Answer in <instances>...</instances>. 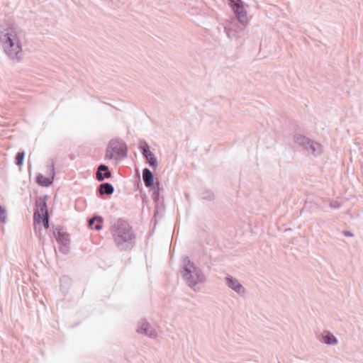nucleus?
I'll return each mask as SVG.
<instances>
[{
    "label": "nucleus",
    "mask_w": 363,
    "mask_h": 363,
    "mask_svg": "<svg viewBox=\"0 0 363 363\" xmlns=\"http://www.w3.org/2000/svg\"><path fill=\"white\" fill-rule=\"evenodd\" d=\"M137 332L151 338H155L157 337L156 331L145 319H141L138 322Z\"/></svg>",
    "instance_id": "obj_10"
},
{
    "label": "nucleus",
    "mask_w": 363,
    "mask_h": 363,
    "mask_svg": "<svg viewBox=\"0 0 363 363\" xmlns=\"http://www.w3.org/2000/svg\"><path fill=\"white\" fill-rule=\"evenodd\" d=\"M96 191L101 195H111L114 192V186L111 183L104 182L99 185Z\"/></svg>",
    "instance_id": "obj_16"
},
{
    "label": "nucleus",
    "mask_w": 363,
    "mask_h": 363,
    "mask_svg": "<svg viewBox=\"0 0 363 363\" xmlns=\"http://www.w3.org/2000/svg\"><path fill=\"white\" fill-rule=\"evenodd\" d=\"M50 230L52 231L53 236L59 245L60 252L63 255H67L69 252V234L65 231L63 228L60 225L52 226Z\"/></svg>",
    "instance_id": "obj_5"
},
{
    "label": "nucleus",
    "mask_w": 363,
    "mask_h": 363,
    "mask_svg": "<svg viewBox=\"0 0 363 363\" xmlns=\"http://www.w3.org/2000/svg\"><path fill=\"white\" fill-rule=\"evenodd\" d=\"M111 231L113 241L121 251L130 250L135 245L136 235L126 220L119 218L111 227Z\"/></svg>",
    "instance_id": "obj_2"
},
{
    "label": "nucleus",
    "mask_w": 363,
    "mask_h": 363,
    "mask_svg": "<svg viewBox=\"0 0 363 363\" xmlns=\"http://www.w3.org/2000/svg\"><path fill=\"white\" fill-rule=\"evenodd\" d=\"M66 279H67V277H63V279H62L61 281H65V280H66Z\"/></svg>",
    "instance_id": "obj_28"
},
{
    "label": "nucleus",
    "mask_w": 363,
    "mask_h": 363,
    "mask_svg": "<svg viewBox=\"0 0 363 363\" xmlns=\"http://www.w3.org/2000/svg\"><path fill=\"white\" fill-rule=\"evenodd\" d=\"M224 29L228 37L230 39L238 38L240 33L242 30V29L238 30L228 26H225Z\"/></svg>",
    "instance_id": "obj_19"
},
{
    "label": "nucleus",
    "mask_w": 363,
    "mask_h": 363,
    "mask_svg": "<svg viewBox=\"0 0 363 363\" xmlns=\"http://www.w3.org/2000/svg\"><path fill=\"white\" fill-rule=\"evenodd\" d=\"M139 150L143 156L145 158L149 166L153 169H156L158 167V162L155 154L150 150L149 144L145 140L140 141Z\"/></svg>",
    "instance_id": "obj_7"
},
{
    "label": "nucleus",
    "mask_w": 363,
    "mask_h": 363,
    "mask_svg": "<svg viewBox=\"0 0 363 363\" xmlns=\"http://www.w3.org/2000/svg\"><path fill=\"white\" fill-rule=\"evenodd\" d=\"M21 28L16 24H8L0 30V43L6 55L18 62L21 57L22 45L19 38Z\"/></svg>",
    "instance_id": "obj_1"
},
{
    "label": "nucleus",
    "mask_w": 363,
    "mask_h": 363,
    "mask_svg": "<svg viewBox=\"0 0 363 363\" xmlns=\"http://www.w3.org/2000/svg\"><path fill=\"white\" fill-rule=\"evenodd\" d=\"M114 153L109 149V147L107 145L106 150V155L104 156V160H111L114 157Z\"/></svg>",
    "instance_id": "obj_23"
},
{
    "label": "nucleus",
    "mask_w": 363,
    "mask_h": 363,
    "mask_svg": "<svg viewBox=\"0 0 363 363\" xmlns=\"http://www.w3.org/2000/svg\"><path fill=\"white\" fill-rule=\"evenodd\" d=\"M321 336L322 342L328 345H335L338 342L337 337L329 331H324Z\"/></svg>",
    "instance_id": "obj_17"
},
{
    "label": "nucleus",
    "mask_w": 363,
    "mask_h": 363,
    "mask_svg": "<svg viewBox=\"0 0 363 363\" xmlns=\"http://www.w3.org/2000/svg\"><path fill=\"white\" fill-rule=\"evenodd\" d=\"M54 181V178L50 176L49 177H45L43 174L38 173L35 177L36 183L43 187L50 186Z\"/></svg>",
    "instance_id": "obj_15"
},
{
    "label": "nucleus",
    "mask_w": 363,
    "mask_h": 363,
    "mask_svg": "<svg viewBox=\"0 0 363 363\" xmlns=\"http://www.w3.org/2000/svg\"><path fill=\"white\" fill-rule=\"evenodd\" d=\"M228 5L233 11L238 21L244 26H247L248 21L247 18V11L245 8V3L242 0H228Z\"/></svg>",
    "instance_id": "obj_6"
},
{
    "label": "nucleus",
    "mask_w": 363,
    "mask_h": 363,
    "mask_svg": "<svg viewBox=\"0 0 363 363\" xmlns=\"http://www.w3.org/2000/svg\"><path fill=\"white\" fill-rule=\"evenodd\" d=\"M294 138V141L304 149L306 147L307 145H308V143H310L311 140L309 138L301 134H296Z\"/></svg>",
    "instance_id": "obj_18"
},
{
    "label": "nucleus",
    "mask_w": 363,
    "mask_h": 363,
    "mask_svg": "<svg viewBox=\"0 0 363 363\" xmlns=\"http://www.w3.org/2000/svg\"><path fill=\"white\" fill-rule=\"evenodd\" d=\"M143 181L146 188L150 189L155 185V175L153 172L147 167L143 169Z\"/></svg>",
    "instance_id": "obj_13"
},
{
    "label": "nucleus",
    "mask_w": 363,
    "mask_h": 363,
    "mask_svg": "<svg viewBox=\"0 0 363 363\" xmlns=\"http://www.w3.org/2000/svg\"><path fill=\"white\" fill-rule=\"evenodd\" d=\"M47 198L48 196L45 195L41 197H38L36 200V207L37 209L34 212L33 216V221L35 224L38 223V224H43L45 228H49L50 227V216L48 209L47 205ZM36 225H35V230H36Z\"/></svg>",
    "instance_id": "obj_4"
},
{
    "label": "nucleus",
    "mask_w": 363,
    "mask_h": 363,
    "mask_svg": "<svg viewBox=\"0 0 363 363\" xmlns=\"http://www.w3.org/2000/svg\"><path fill=\"white\" fill-rule=\"evenodd\" d=\"M112 173L109 169V167L104 164H100L96 170V179L99 182H102L105 179L111 177Z\"/></svg>",
    "instance_id": "obj_12"
},
{
    "label": "nucleus",
    "mask_w": 363,
    "mask_h": 363,
    "mask_svg": "<svg viewBox=\"0 0 363 363\" xmlns=\"http://www.w3.org/2000/svg\"><path fill=\"white\" fill-rule=\"evenodd\" d=\"M180 273L188 286L196 291V286L206 281V277L202 270L196 267L189 257H184L182 260Z\"/></svg>",
    "instance_id": "obj_3"
},
{
    "label": "nucleus",
    "mask_w": 363,
    "mask_h": 363,
    "mask_svg": "<svg viewBox=\"0 0 363 363\" xmlns=\"http://www.w3.org/2000/svg\"><path fill=\"white\" fill-rule=\"evenodd\" d=\"M25 155L24 151H20L16 153L15 156V164L17 166H22L23 164Z\"/></svg>",
    "instance_id": "obj_22"
},
{
    "label": "nucleus",
    "mask_w": 363,
    "mask_h": 363,
    "mask_svg": "<svg viewBox=\"0 0 363 363\" xmlns=\"http://www.w3.org/2000/svg\"><path fill=\"white\" fill-rule=\"evenodd\" d=\"M225 280L227 286L237 294L239 295L245 294V289L236 278H234L230 274H227Z\"/></svg>",
    "instance_id": "obj_11"
},
{
    "label": "nucleus",
    "mask_w": 363,
    "mask_h": 363,
    "mask_svg": "<svg viewBox=\"0 0 363 363\" xmlns=\"http://www.w3.org/2000/svg\"><path fill=\"white\" fill-rule=\"evenodd\" d=\"M6 209L0 205V222L5 223L6 220Z\"/></svg>",
    "instance_id": "obj_24"
},
{
    "label": "nucleus",
    "mask_w": 363,
    "mask_h": 363,
    "mask_svg": "<svg viewBox=\"0 0 363 363\" xmlns=\"http://www.w3.org/2000/svg\"><path fill=\"white\" fill-rule=\"evenodd\" d=\"M318 148H319V145L315 143L312 140H311L310 143H308V145H307V146L305 149L306 150H308V152L313 155L314 156H317L320 153Z\"/></svg>",
    "instance_id": "obj_20"
},
{
    "label": "nucleus",
    "mask_w": 363,
    "mask_h": 363,
    "mask_svg": "<svg viewBox=\"0 0 363 363\" xmlns=\"http://www.w3.org/2000/svg\"><path fill=\"white\" fill-rule=\"evenodd\" d=\"M108 146L109 149L120 159H124L128 156V147L126 144L119 138L111 139Z\"/></svg>",
    "instance_id": "obj_8"
},
{
    "label": "nucleus",
    "mask_w": 363,
    "mask_h": 363,
    "mask_svg": "<svg viewBox=\"0 0 363 363\" xmlns=\"http://www.w3.org/2000/svg\"><path fill=\"white\" fill-rule=\"evenodd\" d=\"M200 197L203 200L212 201L215 199L214 193L209 189H203L200 192Z\"/></svg>",
    "instance_id": "obj_21"
},
{
    "label": "nucleus",
    "mask_w": 363,
    "mask_h": 363,
    "mask_svg": "<svg viewBox=\"0 0 363 363\" xmlns=\"http://www.w3.org/2000/svg\"><path fill=\"white\" fill-rule=\"evenodd\" d=\"M152 189V198L155 204V216H156L159 211L164 208V201L163 199L161 200L160 199V191L163 190L162 188L160 187V184L159 182H157L155 185L151 187Z\"/></svg>",
    "instance_id": "obj_9"
},
{
    "label": "nucleus",
    "mask_w": 363,
    "mask_h": 363,
    "mask_svg": "<svg viewBox=\"0 0 363 363\" xmlns=\"http://www.w3.org/2000/svg\"><path fill=\"white\" fill-rule=\"evenodd\" d=\"M341 206H342V203L337 200H333L330 203V208H332L333 209H338L341 207Z\"/></svg>",
    "instance_id": "obj_25"
},
{
    "label": "nucleus",
    "mask_w": 363,
    "mask_h": 363,
    "mask_svg": "<svg viewBox=\"0 0 363 363\" xmlns=\"http://www.w3.org/2000/svg\"><path fill=\"white\" fill-rule=\"evenodd\" d=\"M48 169L49 170V176H51L52 177H55V167H54V163L52 161L50 164H49L48 165Z\"/></svg>",
    "instance_id": "obj_26"
},
{
    "label": "nucleus",
    "mask_w": 363,
    "mask_h": 363,
    "mask_svg": "<svg viewBox=\"0 0 363 363\" xmlns=\"http://www.w3.org/2000/svg\"><path fill=\"white\" fill-rule=\"evenodd\" d=\"M103 217L99 215L94 216L88 221V225L91 230H100L102 229Z\"/></svg>",
    "instance_id": "obj_14"
},
{
    "label": "nucleus",
    "mask_w": 363,
    "mask_h": 363,
    "mask_svg": "<svg viewBox=\"0 0 363 363\" xmlns=\"http://www.w3.org/2000/svg\"><path fill=\"white\" fill-rule=\"evenodd\" d=\"M342 233L346 237H352V236H354V234L351 231H349V230H343Z\"/></svg>",
    "instance_id": "obj_27"
}]
</instances>
